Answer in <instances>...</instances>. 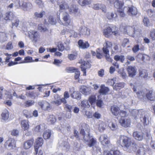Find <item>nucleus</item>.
Segmentation results:
<instances>
[{"label":"nucleus","instance_id":"obj_1","mask_svg":"<svg viewBox=\"0 0 155 155\" xmlns=\"http://www.w3.org/2000/svg\"><path fill=\"white\" fill-rule=\"evenodd\" d=\"M117 28L115 26L110 25L107 27L103 30V34L106 37H108L112 35L117 36L119 35Z\"/></svg>","mask_w":155,"mask_h":155},{"label":"nucleus","instance_id":"obj_2","mask_svg":"<svg viewBox=\"0 0 155 155\" xmlns=\"http://www.w3.org/2000/svg\"><path fill=\"white\" fill-rule=\"evenodd\" d=\"M136 112L138 115H140V120L143 123L144 127H147L149 124V121L147 113L143 109H141L138 111L137 110Z\"/></svg>","mask_w":155,"mask_h":155},{"label":"nucleus","instance_id":"obj_3","mask_svg":"<svg viewBox=\"0 0 155 155\" xmlns=\"http://www.w3.org/2000/svg\"><path fill=\"white\" fill-rule=\"evenodd\" d=\"M62 19L63 20V21L60 20L59 18L58 20V23L61 25L66 26L70 25L71 22V19L70 16L68 13L63 12L62 16Z\"/></svg>","mask_w":155,"mask_h":155},{"label":"nucleus","instance_id":"obj_4","mask_svg":"<svg viewBox=\"0 0 155 155\" xmlns=\"http://www.w3.org/2000/svg\"><path fill=\"white\" fill-rule=\"evenodd\" d=\"M120 139L121 145L122 146L128 148L131 146L132 142L130 138L127 136L121 135Z\"/></svg>","mask_w":155,"mask_h":155},{"label":"nucleus","instance_id":"obj_5","mask_svg":"<svg viewBox=\"0 0 155 155\" xmlns=\"http://www.w3.org/2000/svg\"><path fill=\"white\" fill-rule=\"evenodd\" d=\"M87 135L84 136V139L85 141L88 142L87 144L88 146L90 147H93L96 145V140L95 139L90 136L89 130H87Z\"/></svg>","mask_w":155,"mask_h":155},{"label":"nucleus","instance_id":"obj_6","mask_svg":"<svg viewBox=\"0 0 155 155\" xmlns=\"http://www.w3.org/2000/svg\"><path fill=\"white\" fill-rule=\"evenodd\" d=\"M99 140L103 146H106L109 148L111 146V144L107 139V135H101L99 138Z\"/></svg>","mask_w":155,"mask_h":155},{"label":"nucleus","instance_id":"obj_7","mask_svg":"<svg viewBox=\"0 0 155 155\" xmlns=\"http://www.w3.org/2000/svg\"><path fill=\"white\" fill-rule=\"evenodd\" d=\"M38 104L41 109L44 110L49 111L51 109V107L50 104L46 101L39 102Z\"/></svg>","mask_w":155,"mask_h":155},{"label":"nucleus","instance_id":"obj_8","mask_svg":"<svg viewBox=\"0 0 155 155\" xmlns=\"http://www.w3.org/2000/svg\"><path fill=\"white\" fill-rule=\"evenodd\" d=\"M81 65V70L83 72V75H86V69H88L91 67V65L88 61H83Z\"/></svg>","mask_w":155,"mask_h":155},{"label":"nucleus","instance_id":"obj_9","mask_svg":"<svg viewBox=\"0 0 155 155\" xmlns=\"http://www.w3.org/2000/svg\"><path fill=\"white\" fill-rule=\"evenodd\" d=\"M69 11L71 14H74L76 16H79L80 15V13L78 11V8L75 5H73L71 6L70 8L69 7Z\"/></svg>","mask_w":155,"mask_h":155},{"label":"nucleus","instance_id":"obj_10","mask_svg":"<svg viewBox=\"0 0 155 155\" xmlns=\"http://www.w3.org/2000/svg\"><path fill=\"white\" fill-rule=\"evenodd\" d=\"M119 122L122 126L127 127H129L130 124V118H121L119 120Z\"/></svg>","mask_w":155,"mask_h":155},{"label":"nucleus","instance_id":"obj_11","mask_svg":"<svg viewBox=\"0 0 155 155\" xmlns=\"http://www.w3.org/2000/svg\"><path fill=\"white\" fill-rule=\"evenodd\" d=\"M93 8L96 10L101 9L103 12L105 13L107 12V9L106 6L104 4L101 3L94 4L93 5Z\"/></svg>","mask_w":155,"mask_h":155},{"label":"nucleus","instance_id":"obj_12","mask_svg":"<svg viewBox=\"0 0 155 155\" xmlns=\"http://www.w3.org/2000/svg\"><path fill=\"white\" fill-rule=\"evenodd\" d=\"M124 30V32H126L128 35L132 37H134V34L136 33V31H134V28L131 26H127Z\"/></svg>","mask_w":155,"mask_h":155},{"label":"nucleus","instance_id":"obj_13","mask_svg":"<svg viewBox=\"0 0 155 155\" xmlns=\"http://www.w3.org/2000/svg\"><path fill=\"white\" fill-rule=\"evenodd\" d=\"M105 45L103 48V51L104 54L109 53V49H111L113 44L111 42L109 41H106Z\"/></svg>","mask_w":155,"mask_h":155},{"label":"nucleus","instance_id":"obj_14","mask_svg":"<svg viewBox=\"0 0 155 155\" xmlns=\"http://www.w3.org/2000/svg\"><path fill=\"white\" fill-rule=\"evenodd\" d=\"M106 16L107 18L110 20L116 21L117 19V14L115 12H110L107 13Z\"/></svg>","mask_w":155,"mask_h":155},{"label":"nucleus","instance_id":"obj_15","mask_svg":"<svg viewBox=\"0 0 155 155\" xmlns=\"http://www.w3.org/2000/svg\"><path fill=\"white\" fill-rule=\"evenodd\" d=\"M79 30L80 35H88L90 34V29L85 26L80 28Z\"/></svg>","mask_w":155,"mask_h":155},{"label":"nucleus","instance_id":"obj_16","mask_svg":"<svg viewBox=\"0 0 155 155\" xmlns=\"http://www.w3.org/2000/svg\"><path fill=\"white\" fill-rule=\"evenodd\" d=\"M134 138L139 141H142L143 139V133L141 132L135 131L133 133Z\"/></svg>","mask_w":155,"mask_h":155},{"label":"nucleus","instance_id":"obj_17","mask_svg":"<svg viewBox=\"0 0 155 155\" xmlns=\"http://www.w3.org/2000/svg\"><path fill=\"white\" fill-rule=\"evenodd\" d=\"M137 9L135 7L132 6L128 8L127 13L130 16H134L136 15L137 13Z\"/></svg>","mask_w":155,"mask_h":155},{"label":"nucleus","instance_id":"obj_18","mask_svg":"<svg viewBox=\"0 0 155 155\" xmlns=\"http://www.w3.org/2000/svg\"><path fill=\"white\" fill-rule=\"evenodd\" d=\"M127 70L130 77H132L135 75L137 72V69L135 67L129 66Z\"/></svg>","mask_w":155,"mask_h":155},{"label":"nucleus","instance_id":"obj_19","mask_svg":"<svg viewBox=\"0 0 155 155\" xmlns=\"http://www.w3.org/2000/svg\"><path fill=\"white\" fill-rule=\"evenodd\" d=\"M36 143V145L35 146V150L36 151V153H37L38 149L39 147H41L43 143V139L41 137H38L36 140L35 142Z\"/></svg>","mask_w":155,"mask_h":155},{"label":"nucleus","instance_id":"obj_20","mask_svg":"<svg viewBox=\"0 0 155 155\" xmlns=\"http://www.w3.org/2000/svg\"><path fill=\"white\" fill-rule=\"evenodd\" d=\"M91 91L90 88L84 86H81L80 89V92L85 95H88L90 94Z\"/></svg>","mask_w":155,"mask_h":155},{"label":"nucleus","instance_id":"obj_21","mask_svg":"<svg viewBox=\"0 0 155 155\" xmlns=\"http://www.w3.org/2000/svg\"><path fill=\"white\" fill-rule=\"evenodd\" d=\"M34 143V139H31L25 142L23 144V147L25 149L30 148L32 146Z\"/></svg>","mask_w":155,"mask_h":155},{"label":"nucleus","instance_id":"obj_22","mask_svg":"<svg viewBox=\"0 0 155 155\" xmlns=\"http://www.w3.org/2000/svg\"><path fill=\"white\" fill-rule=\"evenodd\" d=\"M9 149L11 150L13 149L16 147V143L13 139H10L8 140L6 143Z\"/></svg>","mask_w":155,"mask_h":155},{"label":"nucleus","instance_id":"obj_23","mask_svg":"<svg viewBox=\"0 0 155 155\" xmlns=\"http://www.w3.org/2000/svg\"><path fill=\"white\" fill-rule=\"evenodd\" d=\"M109 88L106 87H105L104 84L101 85L100 87V89L99 90V93L103 95H106L109 91Z\"/></svg>","mask_w":155,"mask_h":155},{"label":"nucleus","instance_id":"obj_24","mask_svg":"<svg viewBox=\"0 0 155 155\" xmlns=\"http://www.w3.org/2000/svg\"><path fill=\"white\" fill-rule=\"evenodd\" d=\"M29 32L32 35L34 40L35 42H37L40 38V33L35 30H31Z\"/></svg>","mask_w":155,"mask_h":155},{"label":"nucleus","instance_id":"obj_25","mask_svg":"<svg viewBox=\"0 0 155 155\" xmlns=\"http://www.w3.org/2000/svg\"><path fill=\"white\" fill-rule=\"evenodd\" d=\"M137 88L134 86L133 89L134 92H135L137 97L139 98H142L146 95V93L143 91H137Z\"/></svg>","mask_w":155,"mask_h":155},{"label":"nucleus","instance_id":"obj_26","mask_svg":"<svg viewBox=\"0 0 155 155\" xmlns=\"http://www.w3.org/2000/svg\"><path fill=\"white\" fill-rule=\"evenodd\" d=\"M79 47L82 49H84L88 48L89 47V44L87 41L84 42L82 40H80L78 41Z\"/></svg>","mask_w":155,"mask_h":155},{"label":"nucleus","instance_id":"obj_27","mask_svg":"<svg viewBox=\"0 0 155 155\" xmlns=\"http://www.w3.org/2000/svg\"><path fill=\"white\" fill-rule=\"evenodd\" d=\"M110 110L112 114L114 116H118L120 111L119 107L116 106H113L111 107Z\"/></svg>","mask_w":155,"mask_h":155},{"label":"nucleus","instance_id":"obj_28","mask_svg":"<svg viewBox=\"0 0 155 155\" xmlns=\"http://www.w3.org/2000/svg\"><path fill=\"white\" fill-rule=\"evenodd\" d=\"M15 16L13 13L11 11L6 12L5 16V19L7 21L8 20H12L15 18Z\"/></svg>","mask_w":155,"mask_h":155},{"label":"nucleus","instance_id":"obj_29","mask_svg":"<svg viewBox=\"0 0 155 155\" xmlns=\"http://www.w3.org/2000/svg\"><path fill=\"white\" fill-rule=\"evenodd\" d=\"M114 6L117 9H121L124 5L123 0H116L114 4Z\"/></svg>","mask_w":155,"mask_h":155},{"label":"nucleus","instance_id":"obj_30","mask_svg":"<svg viewBox=\"0 0 155 155\" xmlns=\"http://www.w3.org/2000/svg\"><path fill=\"white\" fill-rule=\"evenodd\" d=\"M19 5H15V8H19L20 7H21L24 10H26L27 8V3L24 2V1L21 0L19 1L18 2Z\"/></svg>","mask_w":155,"mask_h":155},{"label":"nucleus","instance_id":"obj_31","mask_svg":"<svg viewBox=\"0 0 155 155\" xmlns=\"http://www.w3.org/2000/svg\"><path fill=\"white\" fill-rule=\"evenodd\" d=\"M71 97L74 98L79 100L81 98V94L78 91H74L70 94Z\"/></svg>","mask_w":155,"mask_h":155},{"label":"nucleus","instance_id":"obj_32","mask_svg":"<svg viewBox=\"0 0 155 155\" xmlns=\"http://www.w3.org/2000/svg\"><path fill=\"white\" fill-rule=\"evenodd\" d=\"M47 120L48 124H52L56 122V119L54 115H50L47 117Z\"/></svg>","mask_w":155,"mask_h":155},{"label":"nucleus","instance_id":"obj_33","mask_svg":"<svg viewBox=\"0 0 155 155\" xmlns=\"http://www.w3.org/2000/svg\"><path fill=\"white\" fill-rule=\"evenodd\" d=\"M59 8L60 10H64L69 8V6L68 3L63 1L59 4Z\"/></svg>","mask_w":155,"mask_h":155},{"label":"nucleus","instance_id":"obj_34","mask_svg":"<svg viewBox=\"0 0 155 155\" xmlns=\"http://www.w3.org/2000/svg\"><path fill=\"white\" fill-rule=\"evenodd\" d=\"M129 150H128V151L133 153V152H137L138 148V147L137 145L134 143H132L131 146L130 147Z\"/></svg>","mask_w":155,"mask_h":155},{"label":"nucleus","instance_id":"obj_35","mask_svg":"<svg viewBox=\"0 0 155 155\" xmlns=\"http://www.w3.org/2000/svg\"><path fill=\"white\" fill-rule=\"evenodd\" d=\"M90 106V105L88 103V100H83L81 102V108L83 110H84L85 108H89Z\"/></svg>","mask_w":155,"mask_h":155},{"label":"nucleus","instance_id":"obj_36","mask_svg":"<svg viewBox=\"0 0 155 155\" xmlns=\"http://www.w3.org/2000/svg\"><path fill=\"white\" fill-rule=\"evenodd\" d=\"M146 149L144 146H142L138 147L136 152L137 155H144Z\"/></svg>","mask_w":155,"mask_h":155},{"label":"nucleus","instance_id":"obj_37","mask_svg":"<svg viewBox=\"0 0 155 155\" xmlns=\"http://www.w3.org/2000/svg\"><path fill=\"white\" fill-rule=\"evenodd\" d=\"M147 98L150 101H153L155 99V94L152 91H150L148 93L146 94Z\"/></svg>","mask_w":155,"mask_h":155},{"label":"nucleus","instance_id":"obj_38","mask_svg":"<svg viewBox=\"0 0 155 155\" xmlns=\"http://www.w3.org/2000/svg\"><path fill=\"white\" fill-rule=\"evenodd\" d=\"M139 75L140 77L146 78L148 77V74L146 70L141 68L139 70Z\"/></svg>","mask_w":155,"mask_h":155},{"label":"nucleus","instance_id":"obj_39","mask_svg":"<svg viewBox=\"0 0 155 155\" xmlns=\"http://www.w3.org/2000/svg\"><path fill=\"white\" fill-rule=\"evenodd\" d=\"M114 58L116 61H120L122 63L124 62L125 60L124 56L123 55H115L114 56Z\"/></svg>","mask_w":155,"mask_h":155},{"label":"nucleus","instance_id":"obj_40","mask_svg":"<svg viewBox=\"0 0 155 155\" xmlns=\"http://www.w3.org/2000/svg\"><path fill=\"white\" fill-rule=\"evenodd\" d=\"M21 127L23 128L24 130H27L29 127V125L28 120H23L21 121Z\"/></svg>","mask_w":155,"mask_h":155},{"label":"nucleus","instance_id":"obj_41","mask_svg":"<svg viewBox=\"0 0 155 155\" xmlns=\"http://www.w3.org/2000/svg\"><path fill=\"white\" fill-rule=\"evenodd\" d=\"M78 3L81 6L89 5L91 3V0H79Z\"/></svg>","mask_w":155,"mask_h":155},{"label":"nucleus","instance_id":"obj_42","mask_svg":"<svg viewBox=\"0 0 155 155\" xmlns=\"http://www.w3.org/2000/svg\"><path fill=\"white\" fill-rule=\"evenodd\" d=\"M124 83L122 82H120L116 84L114 87V89L115 90L117 91L123 88L124 87Z\"/></svg>","mask_w":155,"mask_h":155},{"label":"nucleus","instance_id":"obj_43","mask_svg":"<svg viewBox=\"0 0 155 155\" xmlns=\"http://www.w3.org/2000/svg\"><path fill=\"white\" fill-rule=\"evenodd\" d=\"M51 134V130H47L43 133V137L45 139H49L50 137Z\"/></svg>","mask_w":155,"mask_h":155},{"label":"nucleus","instance_id":"obj_44","mask_svg":"<svg viewBox=\"0 0 155 155\" xmlns=\"http://www.w3.org/2000/svg\"><path fill=\"white\" fill-rule=\"evenodd\" d=\"M1 115L2 119L4 121H6L9 117L8 112L7 110H5L2 113Z\"/></svg>","mask_w":155,"mask_h":155},{"label":"nucleus","instance_id":"obj_45","mask_svg":"<svg viewBox=\"0 0 155 155\" xmlns=\"http://www.w3.org/2000/svg\"><path fill=\"white\" fill-rule=\"evenodd\" d=\"M45 129L44 124H40L36 126L35 129V131L37 132H42Z\"/></svg>","mask_w":155,"mask_h":155},{"label":"nucleus","instance_id":"obj_46","mask_svg":"<svg viewBox=\"0 0 155 155\" xmlns=\"http://www.w3.org/2000/svg\"><path fill=\"white\" fill-rule=\"evenodd\" d=\"M92 147V153L94 154H97V153L99 152H101V148L98 146L96 145Z\"/></svg>","mask_w":155,"mask_h":155},{"label":"nucleus","instance_id":"obj_47","mask_svg":"<svg viewBox=\"0 0 155 155\" xmlns=\"http://www.w3.org/2000/svg\"><path fill=\"white\" fill-rule=\"evenodd\" d=\"M137 57L139 58L141 57L142 60L143 61L148 60L150 58L149 56L147 55L140 53L138 54L137 55Z\"/></svg>","mask_w":155,"mask_h":155},{"label":"nucleus","instance_id":"obj_48","mask_svg":"<svg viewBox=\"0 0 155 155\" xmlns=\"http://www.w3.org/2000/svg\"><path fill=\"white\" fill-rule=\"evenodd\" d=\"M105 124L102 122H100L98 124V129L101 132H103L105 129Z\"/></svg>","mask_w":155,"mask_h":155},{"label":"nucleus","instance_id":"obj_49","mask_svg":"<svg viewBox=\"0 0 155 155\" xmlns=\"http://www.w3.org/2000/svg\"><path fill=\"white\" fill-rule=\"evenodd\" d=\"M38 29L40 31L42 32H44L48 30L47 28L42 24L38 25Z\"/></svg>","mask_w":155,"mask_h":155},{"label":"nucleus","instance_id":"obj_50","mask_svg":"<svg viewBox=\"0 0 155 155\" xmlns=\"http://www.w3.org/2000/svg\"><path fill=\"white\" fill-rule=\"evenodd\" d=\"M96 99V98L95 96L92 95L89 97L88 101H89V103L91 105H92L95 103Z\"/></svg>","mask_w":155,"mask_h":155},{"label":"nucleus","instance_id":"obj_51","mask_svg":"<svg viewBox=\"0 0 155 155\" xmlns=\"http://www.w3.org/2000/svg\"><path fill=\"white\" fill-rule=\"evenodd\" d=\"M45 14V12L44 11H41L40 13L35 12L34 14V15L36 18H41Z\"/></svg>","mask_w":155,"mask_h":155},{"label":"nucleus","instance_id":"obj_52","mask_svg":"<svg viewBox=\"0 0 155 155\" xmlns=\"http://www.w3.org/2000/svg\"><path fill=\"white\" fill-rule=\"evenodd\" d=\"M26 95L27 96L30 97H33L35 98L36 96V94L32 91H29L26 92Z\"/></svg>","mask_w":155,"mask_h":155},{"label":"nucleus","instance_id":"obj_53","mask_svg":"<svg viewBox=\"0 0 155 155\" xmlns=\"http://www.w3.org/2000/svg\"><path fill=\"white\" fill-rule=\"evenodd\" d=\"M35 2L39 8H42L44 6V3L41 0H36Z\"/></svg>","mask_w":155,"mask_h":155},{"label":"nucleus","instance_id":"obj_54","mask_svg":"<svg viewBox=\"0 0 155 155\" xmlns=\"http://www.w3.org/2000/svg\"><path fill=\"white\" fill-rule=\"evenodd\" d=\"M48 22L49 24L53 25L55 24L56 21L52 16H50L48 18Z\"/></svg>","mask_w":155,"mask_h":155},{"label":"nucleus","instance_id":"obj_55","mask_svg":"<svg viewBox=\"0 0 155 155\" xmlns=\"http://www.w3.org/2000/svg\"><path fill=\"white\" fill-rule=\"evenodd\" d=\"M61 146L63 147V149L67 150L69 149V145L67 142H64L61 144Z\"/></svg>","mask_w":155,"mask_h":155},{"label":"nucleus","instance_id":"obj_56","mask_svg":"<svg viewBox=\"0 0 155 155\" xmlns=\"http://www.w3.org/2000/svg\"><path fill=\"white\" fill-rule=\"evenodd\" d=\"M14 19H15V21L12 22V28L14 26L17 27L18 26L19 22V20L16 17H15Z\"/></svg>","mask_w":155,"mask_h":155},{"label":"nucleus","instance_id":"obj_57","mask_svg":"<svg viewBox=\"0 0 155 155\" xmlns=\"http://www.w3.org/2000/svg\"><path fill=\"white\" fill-rule=\"evenodd\" d=\"M77 69L74 67H69L67 68L65 70L68 72L72 73L75 72Z\"/></svg>","mask_w":155,"mask_h":155},{"label":"nucleus","instance_id":"obj_58","mask_svg":"<svg viewBox=\"0 0 155 155\" xmlns=\"http://www.w3.org/2000/svg\"><path fill=\"white\" fill-rule=\"evenodd\" d=\"M121 118L127 117L128 115V114L125 110H121L120 111L119 114Z\"/></svg>","mask_w":155,"mask_h":155},{"label":"nucleus","instance_id":"obj_59","mask_svg":"<svg viewBox=\"0 0 155 155\" xmlns=\"http://www.w3.org/2000/svg\"><path fill=\"white\" fill-rule=\"evenodd\" d=\"M143 22L145 26H149V20L147 18L144 17L143 20Z\"/></svg>","mask_w":155,"mask_h":155},{"label":"nucleus","instance_id":"obj_60","mask_svg":"<svg viewBox=\"0 0 155 155\" xmlns=\"http://www.w3.org/2000/svg\"><path fill=\"white\" fill-rule=\"evenodd\" d=\"M34 101L32 100H29L26 101L25 103V105L27 107H29L33 105L34 104Z\"/></svg>","mask_w":155,"mask_h":155},{"label":"nucleus","instance_id":"obj_61","mask_svg":"<svg viewBox=\"0 0 155 155\" xmlns=\"http://www.w3.org/2000/svg\"><path fill=\"white\" fill-rule=\"evenodd\" d=\"M25 61L22 62V63L30 62L32 61V58L31 57L27 56L25 58Z\"/></svg>","mask_w":155,"mask_h":155},{"label":"nucleus","instance_id":"obj_62","mask_svg":"<svg viewBox=\"0 0 155 155\" xmlns=\"http://www.w3.org/2000/svg\"><path fill=\"white\" fill-rule=\"evenodd\" d=\"M62 62V61L61 60L55 59L54 60V64L57 66H59Z\"/></svg>","mask_w":155,"mask_h":155},{"label":"nucleus","instance_id":"obj_63","mask_svg":"<svg viewBox=\"0 0 155 155\" xmlns=\"http://www.w3.org/2000/svg\"><path fill=\"white\" fill-rule=\"evenodd\" d=\"M11 134L14 136H17L18 135L19 131L16 129H13L11 131Z\"/></svg>","mask_w":155,"mask_h":155},{"label":"nucleus","instance_id":"obj_64","mask_svg":"<svg viewBox=\"0 0 155 155\" xmlns=\"http://www.w3.org/2000/svg\"><path fill=\"white\" fill-rule=\"evenodd\" d=\"M140 50L139 46L138 45H137L134 46L132 48V51L136 53L138 52Z\"/></svg>","mask_w":155,"mask_h":155}]
</instances>
